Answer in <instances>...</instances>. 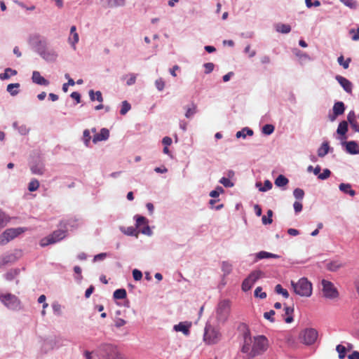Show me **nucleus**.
I'll return each mask as SVG.
<instances>
[{"label": "nucleus", "mask_w": 359, "mask_h": 359, "mask_svg": "<svg viewBox=\"0 0 359 359\" xmlns=\"http://www.w3.org/2000/svg\"><path fill=\"white\" fill-rule=\"evenodd\" d=\"M291 285L297 295L309 297L312 294V284L306 278H302L297 282L291 281Z\"/></svg>", "instance_id": "f257e3e1"}, {"label": "nucleus", "mask_w": 359, "mask_h": 359, "mask_svg": "<svg viewBox=\"0 0 359 359\" xmlns=\"http://www.w3.org/2000/svg\"><path fill=\"white\" fill-rule=\"evenodd\" d=\"M231 302L229 299L221 300L217 307L216 318L220 323H224L229 318L231 313Z\"/></svg>", "instance_id": "f03ea898"}, {"label": "nucleus", "mask_w": 359, "mask_h": 359, "mask_svg": "<svg viewBox=\"0 0 359 359\" xmlns=\"http://www.w3.org/2000/svg\"><path fill=\"white\" fill-rule=\"evenodd\" d=\"M269 346L268 339L265 336L259 335L255 337L254 344L250 353V358L262 354L267 350Z\"/></svg>", "instance_id": "7ed1b4c3"}, {"label": "nucleus", "mask_w": 359, "mask_h": 359, "mask_svg": "<svg viewBox=\"0 0 359 359\" xmlns=\"http://www.w3.org/2000/svg\"><path fill=\"white\" fill-rule=\"evenodd\" d=\"M222 337V334L218 328L211 325H206L203 335V340L206 344L212 345L217 344Z\"/></svg>", "instance_id": "20e7f679"}, {"label": "nucleus", "mask_w": 359, "mask_h": 359, "mask_svg": "<svg viewBox=\"0 0 359 359\" xmlns=\"http://www.w3.org/2000/svg\"><path fill=\"white\" fill-rule=\"evenodd\" d=\"M27 230L25 227L10 228L0 235V245H4Z\"/></svg>", "instance_id": "39448f33"}, {"label": "nucleus", "mask_w": 359, "mask_h": 359, "mask_svg": "<svg viewBox=\"0 0 359 359\" xmlns=\"http://www.w3.org/2000/svg\"><path fill=\"white\" fill-rule=\"evenodd\" d=\"M0 302L9 309L18 310L20 308V301L11 293L0 292Z\"/></svg>", "instance_id": "423d86ee"}, {"label": "nucleus", "mask_w": 359, "mask_h": 359, "mask_svg": "<svg viewBox=\"0 0 359 359\" xmlns=\"http://www.w3.org/2000/svg\"><path fill=\"white\" fill-rule=\"evenodd\" d=\"M318 338V332L313 328H306L299 333V339L306 345L313 344Z\"/></svg>", "instance_id": "0eeeda50"}, {"label": "nucleus", "mask_w": 359, "mask_h": 359, "mask_svg": "<svg viewBox=\"0 0 359 359\" xmlns=\"http://www.w3.org/2000/svg\"><path fill=\"white\" fill-rule=\"evenodd\" d=\"M322 292L323 297L327 299H336L339 296L337 289L334 287V284L327 280L323 279L321 281Z\"/></svg>", "instance_id": "6e6552de"}, {"label": "nucleus", "mask_w": 359, "mask_h": 359, "mask_svg": "<svg viewBox=\"0 0 359 359\" xmlns=\"http://www.w3.org/2000/svg\"><path fill=\"white\" fill-rule=\"evenodd\" d=\"M66 236V231L63 230H56L48 236L41 239L40 245L42 247L47 246L50 244L55 243L62 240Z\"/></svg>", "instance_id": "1a4fd4ad"}, {"label": "nucleus", "mask_w": 359, "mask_h": 359, "mask_svg": "<svg viewBox=\"0 0 359 359\" xmlns=\"http://www.w3.org/2000/svg\"><path fill=\"white\" fill-rule=\"evenodd\" d=\"M262 275L261 271H253L249 276L243 281L242 290L245 292L250 290L253 285L259 280Z\"/></svg>", "instance_id": "9d476101"}, {"label": "nucleus", "mask_w": 359, "mask_h": 359, "mask_svg": "<svg viewBox=\"0 0 359 359\" xmlns=\"http://www.w3.org/2000/svg\"><path fill=\"white\" fill-rule=\"evenodd\" d=\"M136 226L137 228L141 227L142 226H144L143 229H142V233L144 234L149 235L151 233V229L148 225V221L147 219L140 215H136Z\"/></svg>", "instance_id": "9b49d317"}, {"label": "nucleus", "mask_w": 359, "mask_h": 359, "mask_svg": "<svg viewBox=\"0 0 359 359\" xmlns=\"http://www.w3.org/2000/svg\"><path fill=\"white\" fill-rule=\"evenodd\" d=\"M243 339H244V344L241 348V351L244 353L247 354L248 358H250V353L251 352V337L250 335L249 332H246L243 334Z\"/></svg>", "instance_id": "f8f14e48"}, {"label": "nucleus", "mask_w": 359, "mask_h": 359, "mask_svg": "<svg viewBox=\"0 0 359 359\" xmlns=\"http://www.w3.org/2000/svg\"><path fill=\"white\" fill-rule=\"evenodd\" d=\"M336 79L346 92L348 93L352 92V83L349 80L339 75L336 76Z\"/></svg>", "instance_id": "ddd939ff"}, {"label": "nucleus", "mask_w": 359, "mask_h": 359, "mask_svg": "<svg viewBox=\"0 0 359 359\" xmlns=\"http://www.w3.org/2000/svg\"><path fill=\"white\" fill-rule=\"evenodd\" d=\"M109 137V131L108 129L104 128L100 130V132L97 134H95L93 136V142L96 144L98 142L107 140Z\"/></svg>", "instance_id": "4468645a"}, {"label": "nucleus", "mask_w": 359, "mask_h": 359, "mask_svg": "<svg viewBox=\"0 0 359 359\" xmlns=\"http://www.w3.org/2000/svg\"><path fill=\"white\" fill-rule=\"evenodd\" d=\"M40 55L47 61H54L57 58V53L53 50L46 48L39 53Z\"/></svg>", "instance_id": "2eb2a0df"}, {"label": "nucleus", "mask_w": 359, "mask_h": 359, "mask_svg": "<svg viewBox=\"0 0 359 359\" xmlns=\"http://www.w3.org/2000/svg\"><path fill=\"white\" fill-rule=\"evenodd\" d=\"M32 81L34 83L41 85V86H48L49 84V81L44 79L41 74L37 71H34L32 73Z\"/></svg>", "instance_id": "dca6fc26"}, {"label": "nucleus", "mask_w": 359, "mask_h": 359, "mask_svg": "<svg viewBox=\"0 0 359 359\" xmlns=\"http://www.w3.org/2000/svg\"><path fill=\"white\" fill-rule=\"evenodd\" d=\"M346 151L351 154H357L359 153L358 144L354 141H350L346 143Z\"/></svg>", "instance_id": "f3484780"}, {"label": "nucleus", "mask_w": 359, "mask_h": 359, "mask_svg": "<svg viewBox=\"0 0 359 359\" xmlns=\"http://www.w3.org/2000/svg\"><path fill=\"white\" fill-rule=\"evenodd\" d=\"M345 110L344 104L342 102H337L333 106V113L335 116H338L344 114Z\"/></svg>", "instance_id": "a211bd4d"}, {"label": "nucleus", "mask_w": 359, "mask_h": 359, "mask_svg": "<svg viewBox=\"0 0 359 359\" xmlns=\"http://www.w3.org/2000/svg\"><path fill=\"white\" fill-rule=\"evenodd\" d=\"M343 266L344 265L341 262L337 260H334L327 263L326 265V268L327 270L330 271H337V270L343 267Z\"/></svg>", "instance_id": "6ab92c4d"}, {"label": "nucleus", "mask_w": 359, "mask_h": 359, "mask_svg": "<svg viewBox=\"0 0 359 359\" xmlns=\"http://www.w3.org/2000/svg\"><path fill=\"white\" fill-rule=\"evenodd\" d=\"M276 32L282 34H288L291 31V27L287 24L278 23L275 25Z\"/></svg>", "instance_id": "aec40b11"}, {"label": "nucleus", "mask_w": 359, "mask_h": 359, "mask_svg": "<svg viewBox=\"0 0 359 359\" xmlns=\"http://www.w3.org/2000/svg\"><path fill=\"white\" fill-rule=\"evenodd\" d=\"M339 189L345 194H348L351 196H353L355 195V191L351 189V185L350 184H345V183L340 184Z\"/></svg>", "instance_id": "412c9836"}, {"label": "nucleus", "mask_w": 359, "mask_h": 359, "mask_svg": "<svg viewBox=\"0 0 359 359\" xmlns=\"http://www.w3.org/2000/svg\"><path fill=\"white\" fill-rule=\"evenodd\" d=\"M20 86V85L18 83H10L7 86L6 90L11 94V95L15 96L18 94Z\"/></svg>", "instance_id": "4be33fe9"}, {"label": "nucleus", "mask_w": 359, "mask_h": 359, "mask_svg": "<svg viewBox=\"0 0 359 359\" xmlns=\"http://www.w3.org/2000/svg\"><path fill=\"white\" fill-rule=\"evenodd\" d=\"M174 330L177 332H182L185 335L189 334V327L186 325L184 323H180L174 326Z\"/></svg>", "instance_id": "5701e85b"}, {"label": "nucleus", "mask_w": 359, "mask_h": 359, "mask_svg": "<svg viewBox=\"0 0 359 359\" xmlns=\"http://www.w3.org/2000/svg\"><path fill=\"white\" fill-rule=\"evenodd\" d=\"M279 255L268 252L266 251H261L257 254V258L258 259H266V258H279Z\"/></svg>", "instance_id": "b1692460"}, {"label": "nucleus", "mask_w": 359, "mask_h": 359, "mask_svg": "<svg viewBox=\"0 0 359 359\" xmlns=\"http://www.w3.org/2000/svg\"><path fill=\"white\" fill-rule=\"evenodd\" d=\"M17 74V71L15 69H12L11 68H6L4 73L0 74V79L1 80H5L9 79L11 76H15Z\"/></svg>", "instance_id": "393cba45"}, {"label": "nucleus", "mask_w": 359, "mask_h": 359, "mask_svg": "<svg viewBox=\"0 0 359 359\" xmlns=\"http://www.w3.org/2000/svg\"><path fill=\"white\" fill-rule=\"evenodd\" d=\"M330 147L328 142H323L321 147L318 149V156L324 157L329 152Z\"/></svg>", "instance_id": "a878e982"}, {"label": "nucleus", "mask_w": 359, "mask_h": 359, "mask_svg": "<svg viewBox=\"0 0 359 359\" xmlns=\"http://www.w3.org/2000/svg\"><path fill=\"white\" fill-rule=\"evenodd\" d=\"M89 96L91 101L97 100L100 102H103V97L100 91L94 92L93 90L89 91Z\"/></svg>", "instance_id": "bb28decb"}, {"label": "nucleus", "mask_w": 359, "mask_h": 359, "mask_svg": "<svg viewBox=\"0 0 359 359\" xmlns=\"http://www.w3.org/2000/svg\"><path fill=\"white\" fill-rule=\"evenodd\" d=\"M289 182V180H287V177H285L284 175H278V177L275 180V184L276 186L277 187H284L285 185H287Z\"/></svg>", "instance_id": "cd10ccee"}, {"label": "nucleus", "mask_w": 359, "mask_h": 359, "mask_svg": "<svg viewBox=\"0 0 359 359\" xmlns=\"http://www.w3.org/2000/svg\"><path fill=\"white\" fill-rule=\"evenodd\" d=\"M252 135H253V131L251 129H250L248 128H245L243 130L238 131L236 133V136L237 138H240V137L245 138L247 135L251 136Z\"/></svg>", "instance_id": "c85d7f7f"}, {"label": "nucleus", "mask_w": 359, "mask_h": 359, "mask_svg": "<svg viewBox=\"0 0 359 359\" xmlns=\"http://www.w3.org/2000/svg\"><path fill=\"white\" fill-rule=\"evenodd\" d=\"M348 130V123L346 121H343L339 123L337 128V133L341 135H344Z\"/></svg>", "instance_id": "c756f323"}, {"label": "nucleus", "mask_w": 359, "mask_h": 359, "mask_svg": "<svg viewBox=\"0 0 359 359\" xmlns=\"http://www.w3.org/2000/svg\"><path fill=\"white\" fill-rule=\"evenodd\" d=\"M294 311V309L290 306H285V313L287 317L285 318V321L287 323H290L293 321V318L292 316V314Z\"/></svg>", "instance_id": "7c9ffc66"}, {"label": "nucleus", "mask_w": 359, "mask_h": 359, "mask_svg": "<svg viewBox=\"0 0 359 359\" xmlns=\"http://www.w3.org/2000/svg\"><path fill=\"white\" fill-rule=\"evenodd\" d=\"M127 293L125 289H118L114 292V298L116 299H123L126 297Z\"/></svg>", "instance_id": "2f4dec72"}, {"label": "nucleus", "mask_w": 359, "mask_h": 359, "mask_svg": "<svg viewBox=\"0 0 359 359\" xmlns=\"http://www.w3.org/2000/svg\"><path fill=\"white\" fill-rule=\"evenodd\" d=\"M19 269H11L5 274V278L7 280H13L19 274Z\"/></svg>", "instance_id": "473e14b6"}, {"label": "nucleus", "mask_w": 359, "mask_h": 359, "mask_svg": "<svg viewBox=\"0 0 359 359\" xmlns=\"http://www.w3.org/2000/svg\"><path fill=\"white\" fill-rule=\"evenodd\" d=\"M109 359H128L123 354L119 353L116 348L112 349L111 353L109 355Z\"/></svg>", "instance_id": "72a5a7b5"}, {"label": "nucleus", "mask_w": 359, "mask_h": 359, "mask_svg": "<svg viewBox=\"0 0 359 359\" xmlns=\"http://www.w3.org/2000/svg\"><path fill=\"white\" fill-rule=\"evenodd\" d=\"M32 172L35 175H41L44 173V166L43 165H36L31 168Z\"/></svg>", "instance_id": "f704fd0d"}, {"label": "nucleus", "mask_w": 359, "mask_h": 359, "mask_svg": "<svg viewBox=\"0 0 359 359\" xmlns=\"http://www.w3.org/2000/svg\"><path fill=\"white\" fill-rule=\"evenodd\" d=\"M39 187V182L36 179H32L28 184V190L31 192L36 191Z\"/></svg>", "instance_id": "c9c22d12"}, {"label": "nucleus", "mask_w": 359, "mask_h": 359, "mask_svg": "<svg viewBox=\"0 0 359 359\" xmlns=\"http://www.w3.org/2000/svg\"><path fill=\"white\" fill-rule=\"evenodd\" d=\"M272 216H273V211L271 210H269L267 211V216L264 215L262 217V223L264 224H271L272 222H273Z\"/></svg>", "instance_id": "e433bc0d"}, {"label": "nucleus", "mask_w": 359, "mask_h": 359, "mask_svg": "<svg viewBox=\"0 0 359 359\" xmlns=\"http://www.w3.org/2000/svg\"><path fill=\"white\" fill-rule=\"evenodd\" d=\"M127 81H126V84L128 86H131V85H133L135 82H136V74H133V73H131V74H127L124 76H123V79H127Z\"/></svg>", "instance_id": "4c0bfd02"}, {"label": "nucleus", "mask_w": 359, "mask_h": 359, "mask_svg": "<svg viewBox=\"0 0 359 359\" xmlns=\"http://www.w3.org/2000/svg\"><path fill=\"white\" fill-rule=\"evenodd\" d=\"M1 260L4 261V265L13 262L15 261L16 258L13 254H7L0 257Z\"/></svg>", "instance_id": "58836bf2"}, {"label": "nucleus", "mask_w": 359, "mask_h": 359, "mask_svg": "<svg viewBox=\"0 0 359 359\" xmlns=\"http://www.w3.org/2000/svg\"><path fill=\"white\" fill-rule=\"evenodd\" d=\"M9 217L0 210V230L9 222Z\"/></svg>", "instance_id": "ea45409f"}, {"label": "nucleus", "mask_w": 359, "mask_h": 359, "mask_svg": "<svg viewBox=\"0 0 359 359\" xmlns=\"http://www.w3.org/2000/svg\"><path fill=\"white\" fill-rule=\"evenodd\" d=\"M196 112V105L194 103L191 104L190 107L187 109L185 116L189 118L193 116Z\"/></svg>", "instance_id": "a19ab883"}, {"label": "nucleus", "mask_w": 359, "mask_h": 359, "mask_svg": "<svg viewBox=\"0 0 359 359\" xmlns=\"http://www.w3.org/2000/svg\"><path fill=\"white\" fill-rule=\"evenodd\" d=\"M91 140V136L89 130L86 129L83 133V141L86 147H89Z\"/></svg>", "instance_id": "79ce46f5"}, {"label": "nucleus", "mask_w": 359, "mask_h": 359, "mask_svg": "<svg viewBox=\"0 0 359 359\" xmlns=\"http://www.w3.org/2000/svg\"><path fill=\"white\" fill-rule=\"evenodd\" d=\"M125 4V0H107V6L109 7L122 6Z\"/></svg>", "instance_id": "37998d69"}, {"label": "nucleus", "mask_w": 359, "mask_h": 359, "mask_svg": "<svg viewBox=\"0 0 359 359\" xmlns=\"http://www.w3.org/2000/svg\"><path fill=\"white\" fill-rule=\"evenodd\" d=\"M275 291L276 293L282 294L285 298L289 297V293L287 290L283 288L280 284L276 285Z\"/></svg>", "instance_id": "c03bdc74"}, {"label": "nucleus", "mask_w": 359, "mask_h": 359, "mask_svg": "<svg viewBox=\"0 0 359 359\" xmlns=\"http://www.w3.org/2000/svg\"><path fill=\"white\" fill-rule=\"evenodd\" d=\"M337 351L339 353V358L343 359L346 356V349L343 345L339 344L336 347Z\"/></svg>", "instance_id": "a18cd8bd"}, {"label": "nucleus", "mask_w": 359, "mask_h": 359, "mask_svg": "<svg viewBox=\"0 0 359 359\" xmlns=\"http://www.w3.org/2000/svg\"><path fill=\"white\" fill-rule=\"evenodd\" d=\"M130 109L131 106L130 103H128L127 101H123L122 102L120 114L121 115H125Z\"/></svg>", "instance_id": "49530a36"}, {"label": "nucleus", "mask_w": 359, "mask_h": 359, "mask_svg": "<svg viewBox=\"0 0 359 359\" xmlns=\"http://www.w3.org/2000/svg\"><path fill=\"white\" fill-rule=\"evenodd\" d=\"M255 297L260 299H265L266 297V293L262 291L261 287H257L254 292Z\"/></svg>", "instance_id": "de8ad7c7"}, {"label": "nucleus", "mask_w": 359, "mask_h": 359, "mask_svg": "<svg viewBox=\"0 0 359 359\" xmlns=\"http://www.w3.org/2000/svg\"><path fill=\"white\" fill-rule=\"evenodd\" d=\"M274 131V126L271 124H266L262 128V133L265 135H271Z\"/></svg>", "instance_id": "09e8293b"}, {"label": "nucleus", "mask_w": 359, "mask_h": 359, "mask_svg": "<svg viewBox=\"0 0 359 359\" xmlns=\"http://www.w3.org/2000/svg\"><path fill=\"white\" fill-rule=\"evenodd\" d=\"M293 195L295 198L302 200L304 196V191L300 188H296L293 191Z\"/></svg>", "instance_id": "8fccbe9b"}, {"label": "nucleus", "mask_w": 359, "mask_h": 359, "mask_svg": "<svg viewBox=\"0 0 359 359\" xmlns=\"http://www.w3.org/2000/svg\"><path fill=\"white\" fill-rule=\"evenodd\" d=\"M338 62L340 65L343 66L344 69H348L349 67V63L351 62V59L348 58L346 61L344 60V56L341 55L338 57Z\"/></svg>", "instance_id": "3c124183"}, {"label": "nucleus", "mask_w": 359, "mask_h": 359, "mask_svg": "<svg viewBox=\"0 0 359 359\" xmlns=\"http://www.w3.org/2000/svg\"><path fill=\"white\" fill-rule=\"evenodd\" d=\"M341 2L350 8H355L357 7V1L355 0H341Z\"/></svg>", "instance_id": "603ef678"}, {"label": "nucleus", "mask_w": 359, "mask_h": 359, "mask_svg": "<svg viewBox=\"0 0 359 359\" xmlns=\"http://www.w3.org/2000/svg\"><path fill=\"white\" fill-rule=\"evenodd\" d=\"M331 175V172L329 169L326 168L323 170V172L318 175V179L324 180L327 179Z\"/></svg>", "instance_id": "864d4df0"}, {"label": "nucleus", "mask_w": 359, "mask_h": 359, "mask_svg": "<svg viewBox=\"0 0 359 359\" xmlns=\"http://www.w3.org/2000/svg\"><path fill=\"white\" fill-rule=\"evenodd\" d=\"M219 182L223 184L225 187H232L233 186V183L230 181L229 179L226 177H222L219 180Z\"/></svg>", "instance_id": "5fc2aeb1"}, {"label": "nucleus", "mask_w": 359, "mask_h": 359, "mask_svg": "<svg viewBox=\"0 0 359 359\" xmlns=\"http://www.w3.org/2000/svg\"><path fill=\"white\" fill-rule=\"evenodd\" d=\"M155 85H156V88L158 90L161 91L163 90V88L165 87V82L161 78H160L156 81Z\"/></svg>", "instance_id": "6e6d98bb"}, {"label": "nucleus", "mask_w": 359, "mask_h": 359, "mask_svg": "<svg viewBox=\"0 0 359 359\" xmlns=\"http://www.w3.org/2000/svg\"><path fill=\"white\" fill-rule=\"evenodd\" d=\"M275 315V311L273 310H271L269 312H265L264 313V317L270 320L271 322H274L273 316Z\"/></svg>", "instance_id": "4d7b16f0"}, {"label": "nucleus", "mask_w": 359, "mask_h": 359, "mask_svg": "<svg viewBox=\"0 0 359 359\" xmlns=\"http://www.w3.org/2000/svg\"><path fill=\"white\" fill-rule=\"evenodd\" d=\"M272 188V183L269 180H266L264 183V187L259 188V191H266Z\"/></svg>", "instance_id": "13d9d810"}, {"label": "nucleus", "mask_w": 359, "mask_h": 359, "mask_svg": "<svg viewBox=\"0 0 359 359\" xmlns=\"http://www.w3.org/2000/svg\"><path fill=\"white\" fill-rule=\"evenodd\" d=\"M214 67H215V65L212 62H208V63L204 64L205 72L206 74H210V72H212L213 71Z\"/></svg>", "instance_id": "bf43d9fd"}, {"label": "nucleus", "mask_w": 359, "mask_h": 359, "mask_svg": "<svg viewBox=\"0 0 359 359\" xmlns=\"http://www.w3.org/2000/svg\"><path fill=\"white\" fill-rule=\"evenodd\" d=\"M223 189L222 187H217L215 190H212L210 193V196L212 198H217L219 196V193L223 192Z\"/></svg>", "instance_id": "052dcab7"}, {"label": "nucleus", "mask_w": 359, "mask_h": 359, "mask_svg": "<svg viewBox=\"0 0 359 359\" xmlns=\"http://www.w3.org/2000/svg\"><path fill=\"white\" fill-rule=\"evenodd\" d=\"M133 276L134 280H140L142 278V273L140 271H139L137 269H134L133 271Z\"/></svg>", "instance_id": "680f3d73"}, {"label": "nucleus", "mask_w": 359, "mask_h": 359, "mask_svg": "<svg viewBox=\"0 0 359 359\" xmlns=\"http://www.w3.org/2000/svg\"><path fill=\"white\" fill-rule=\"evenodd\" d=\"M347 120L349 122V123H352L353 122L356 121V116L353 111H351L348 114Z\"/></svg>", "instance_id": "e2e57ef3"}, {"label": "nucleus", "mask_w": 359, "mask_h": 359, "mask_svg": "<svg viewBox=\"0 0 359 359\" xmlns=\"http://www.w3.org/2000/svg\"><path fill=\"white\" fill-rule=\"evenodd\" d=\"M349 33L351 34H353V35L352 36V39L353 41H358L359 40V27L357 29L356 32H355V30L353 29H351L350 31H349Z\"/></svg>", "instance_id": "0e129e2a"}, {"label": "nucleus", "mask_w": 359, "mask_h": 359, "mask_svg": "<svg viewBox=\"0 0 359 359\" xmlns=\"http://www.w3.org/2000/svg\"><path fill=\"white\" fill-rule=\"evenodd\" d=\"M293 207L296 212H299L302 211L303 205L301 202L295 201L293 204Z\"/></svg>", "instance_id": "69168bd1"}, {"label": "nucleus", "mask_w": 359, "mask_h": 359, "mask_svg": "<svg viewBox=\"0 0 359 359\" xmlns=\"http://www.w3.org/2000/svg\"><path fill=\"white\" fill-rule=\"evenodd\" d=\"M52 307L55 313L57 315L61 314V306L58 303H54Z\"/></svg>", "instance_id": "338daca9"}, {"label": "nucleus", "mask_w": 359, "mask_h": 359, "mask_svg": "<svg viewBox=\"0 0 359 359\" xmlns=\"http://www.w3.org/2000/svg\"><path fill=\"white\" fill-rule=\"evenodd\" d=\"M348 359H359V352L355 351L351 354L348 355Z\"/></svg>", "instance_id": "774afa93"}]
</instances>
